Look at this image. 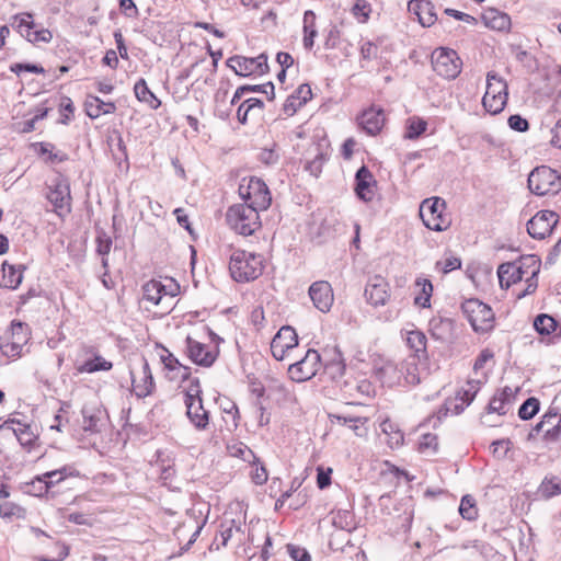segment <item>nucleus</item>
Instances as JSON below:
<instances>
[{"mask_svg": "<svg viewBox=\"0 0 561 561\" xmlns=\"http://www.w3.org/2000/svg\"><path fill=\"white\" fill-rule=\"evenodd\" d=\"M226 65L230 70H238V68L244 70H263V67H265V70H268L267 56L265 54H261L255 58L236 55L228 58Z\"/></svg>", "mask_w": 561, "mask_h": 561, "instance_id": "4be33fe9", "label": "nucleus"}, {"mask_svg": "<svg viewBox=\"0 0 561 561\" xmlns=\"http://www.w3.org/2000/svg\"><path fill=\"white\" fill-rule=\"evenodd\" d=\"M144 298L153 305H160L163 300L171 302L174 294L167 293L165 286L159 280H150L142 287Z\"/></svg>", "mask_w": 561, "mask_h": 561, "instance_id": "cd10ccee", "label": "nucleus"}, {"mask_svg": "<svg viewBox=\"0 0 561 561\" xmlns=\"http://www.w3.org/2000/svg\"><path fill=\"white\" fill-rule=\"evenodd\" d=\"M259 213L247 204H238L229 207L226 220L230 228L239 234L251 236L261 227Z\"/></svg>", "mask_w": 561, "mask_h": 561, "instance_id": "f03ea898", "label": "nucleus"}, {"mask_svg": "<svg viewBox=\"0 0 561 561\" xmlns=\"http://www.w3.org/2000/svg\"><path fill=\"white\" fill-rule=\"evenodd\" d=\"M301 106H304L301 100H298L296 95H289L283 104L282 112L274 122L293 116Z\"/></svg>", "mask_w": 561, "mask_h": 561, "instance_id": "09e8293b", "label": "nucleus"}, {"mask_svg": "<svg viewBox=\"0 0 561 561\" xmlns=\"http://www.w3.org/2000/svg\"><path fill=\"white\" fill-rule=\"evenodd\" d=\"M264 270L262 256L244 250H234L230 255L229 271L239 283L256 279Z\"/></svg>", "mask_w": 561, "mask_h": 561, "instance_id": "f257e3e1", "label": "nucleus"}, {"mask_svg": "<svg viewBox=\"0 0 561 561\" xmlns=\"http://www.w3.org/2000/svg\"><path fill=\"white\" fill-rule=\"evenodd\" d=\"M78 476H79V471L76 468H73L72 466H65L60 469L45 472V477H48L49 479L58 477L57 482L64 481L67 477H78Z\"/></svg>", "mask_w": 561, "mask_h": 561, "instance_id": "13d9d810", "label": "nucleus"}, {"mask_svg": "<svg viewBox=\"0 0 561 561\" xmlns=\"http://www.w3.org/2000/svg\"><path fill=\"white\" fill-rule=\"evenodd\" d=\"M329 419L332 423L334 421H336L341 425L348 426L358 436H360L363 434L362 427L368 421V419L364 417V416H354V415L337 414V413H330Z\"/></svg>", "mask_w": 561, "mask_h": 561, "instance_id": "473e14b6", "label": "nucleus"}, {"mask_svg": "<svg viewBox=\"0 0 561 561\" xmlns=\"http://www.w3.org/2000/svg\"><path fill=\"white\" fill-rule=\"evenodd\" d=\"M83 352L85 355H91L92 358L84 360L81 365L77 367V370L79 373L93 374L96 371H107L112 369V362L106 360L104 357L98 354L93 347L85 346L83 347Z\"/></svg>", "mask_w": 561, "mask_h": 561, "instance_id": "412c9836", "label": "nucleus"}, {"mask_svg": "<svg viewBox=\"0 0 561 561\" xmlns=\"http://www.w3.org/2000/svg\"><path fill=\"white\" fill-rule=\"evenodd\" d=\"M298 345V335L294 328L282 327L271 342V352L276 360H283L288 352Z\"/></svg>", "mask_w": 561, "mask_h": 561, "instance_id": "9d476101", "label": "nucleus"}, {"mask_svg": "<svg viewBox=\"0 0 561 561\" xmlns=\"http://www.w3.org/2000/svg\"><path fill=\"white\" fill-rule=\"evenodd\" d=\"M507 102V98L503 95L495 96L494 94L484 93L482 98V104L486 112L492 115L501 113Z\"/></svg>", "mask_w": 561, "mask_h": 561, "instance_id": "ea45409f", "label": "nucleus"}, {"mask_svg": "<svg viewBox=\"0 0 561 561\" xmlns=\"http://www.w3.org/2000/svg\"><path fill=\"white\" fill-rule=\"evenodd\" d=\"M53 486H54L53 479L45 477V473H43L42 476H37L30 483V492H32L36 496H42L43 494L47 493L49 491V489Z\"/></svg>", "mask_w": 561, "mask_h": 561, "instance_id": "49530a36", "label": "nucleus"}, {"mask_svg": "<svg viewBox=\"0 0 561 561\" xmlns=\"http://www.w3.org/2000/svg\"><path fill=\"white\" fill-rule=\"evenodd\" d=\"M375 375L382 385L388 387L403 383L401 363L398 364L393 360H385L380 365L375 366Z\"/></svg>", "mask_w": 561, "mask_h": 561, "instance_id": "dca6fc26", "label": "nucleus"}, {"mask_svg": "<svg viewBox=\"0 0 561 561\" xmlns=\"http://www.w3.org/2000/svg\"><path fill=\"white\" fill-rule=\"evenodd\" d=\"M195 400H198V401L203 400L202 399V387H201L198 378L190 379V385L185 391L184 403L190 402V401L192 402Z\"/></svg>", "mask_w": 561, "mask_h": 561, "instance_id": "4d7b16f0", "label": "nucleus"}, {"mask_svg": "<svg viewBox=\"0 0 561 561\" xmlns=\"http://www.w3.org/2000/svg\"><path fill=\"white\" fill-rule=\"evenodd\" d=\"M376 181L373 173L366 165H362L355 174V193L364 202H370L374 198V187Z\"/></svg>", "mask_w": 561, "mask_h": 561, "instance_id": "f3484780", "label": "nucleus"}, {"mask_svg": "<svg viewBox=\"0 0 561 561\" xmlns=\"http://www.w3.org/2000/svg\"><path fill=\"white\" fill-rule=\"evenodd\" d=\"M365 297L374 307L383 306L390 297L388 282L380 275L370 277L365 288Z\"/></svg>", "mask_w": 561, "mask_h": 561, "instance_id": "f8f14e48", "label": "nucleus"}, {"mask_svg": "<svg viewBox=\"0 0 561 561\" xmlns=\"http://www.w3.org/2000/svg\"><path fill=\"white\" fill-rule=\"evenodd\" d=\"M82 428L84 432L100 433L105 426L106 413L99 407L85 404L82 408Z\"/></svg>", "mask_w": 561, "mask_h": 561, "instance_id": "6ab92c4d", "label": "nucleus"}, {"mask_svg": "<svg viewBox=\"0 0 561 561\" xmlns=\"http://www.w3.org/2000/svg\"><path fill=\"white\" fill-rule=\"evenodd\" d=\"M534 328L540 335H549L557 329V321L553 317L541 313L534 320Z\"/></svg>", "mask_w": 561, "mask_h": 561, "instance_id": "a19ab883", "label": "nucleus"}, {"mask_svg": "<svg viewBox=\"0 0 561 561\" xmlns=\"http://www.w3.org/2000/svg\"><path fill=\"white\" fill-rule=\"evenodd\" d=\"M24 327L21 322L12 324V341L3 342L0 345L1 353L7 357H19L22 354L24 346V337L19 336L18 331H23Z\"/></svg>", "mask_w": 561, "mask_h": 561, "instance_id": "c85d7f7f", "label": "nucleus"}, {"mask_svg": "<svg viewBox=\"0 0 561 561\" xmlns=\"http://www.w3.org/2000/svg\"><path fill=\"white\" fill-rule=\"evenodd\" d=\"M482 21L485 26L495 31H505L511 26V19L506 13L496 9H489L482 14Z\"/></svg>", "mask_w": 561, "mask_h": 561, "instance_id": "2f4dec72", "label": "nucleus"}, {"mask_svg": "<svg viewBox=\"0 0 561 561\" xmlns=\"http://www.w3.org/2000/svg\"><path fill=\"white\" fill-rule=\"evenodd\" d=\"M431 62L434 70L438 69H460L462 67V60L458 56L457 51L447 48L438 47L431 55Z\"/></svg>", "mask_w": 561, "mask_h": 561, "instance_id": "a211bd4d", "label": "nucleus"}, {"mask_svg": "<svg viewBox=\"0 0 561 561\" xmlns=\"http://www.w3.org/2000/svg\"><path fill=\"white\" fill-rule=\"evenodd\" d=\"M23 265H11L7 262L2 264V275L0 277V286L15 289L22 283L23 279Z\"/></svg>", "mask_w": 561, "mask_h": 561, "instance_id": "c756f323", "label": "nucleus"}, {"mask_svg": "<svg viewBox=\"0 0 561 561\" xmlns=\"http://www.w3.org/2000/svg\"><path fill=\"white\" fill-rule=\"evenodd\" d=\"M333 525L350 531L354 528V516L350 511H339L333 517Z\"/></svg>", "mask_w": 561, "mask_h": 561, "instance_id": "5fc2aeb1", "label": "nucleus"}, {"mask_svg": "<svg viewBox=\"0 0 561 561\" xmlns=\"http://www.w3.org/2000/svg\"><path fill=\"white\" fill-rule=\"evenodd\" d=\"M234 528V520H231V525L229 527L222 528L219 533V536H216L214 542L210 546V549H213L214 546H216V550H218L220 547H225L229 539L232 537Z\"/></svg>", "mask_w": 561, "mask_h": 561, "instance_id": "e2e57ef3", "label": "nucleus"}, {"mask_svg": "<svg viewBox=\"0 0 561 561\" xmlns=\"http://www.w3.org/2000/svg\"><path fill=\"white\" fill-rule=\"evenodd\" d=\"M526 263L533 264V271H530V276L526 278L527 287L524 291L517 295V298H524L527 295L535 293L538 287V274L540 272V261L536 259L535 255H527Z\"/></svg>", "mask_w": 561, "mask_h": 561, "instance_id": "72a5a7b5", "label": "nucleus"}, {"mask_svg": "<svg viewBox=\"0 0 561 561\" xmlns=\"http://www.w3.org/2000/svg\"><path fill=\"white\" fill-rule=\"evenodd\" d=\"M511 446L512 442L508 438L494 440L491 444L492 454L495 457L503 459L506 457L508 450L511 449Z\"/></svg>", "mask_w": 561, "mask_h": 561, "instance_id": "680f3d73", "label": "nucleus"}, {"mask_svg": "<svg viewBox=\"0 0 561 561\" xmlns=\"http://www.w3.org/2000/svg\"><path fill=\"white\" fill-rule=\"evenodd\" d=\"M328 148L322 144H312L306 152L305 170L312 176L318 178L322 172L323 164L328 160Z\"/></svg>", "mask_w": 561, "mask_h": 561, "instance_id": "2eb2a0df", "label": "nucleus"}, {"mask_svg": "<svg viewBox=\"0 0 561 561\" xmlns=\"http://www.w3.org/2000/svg\"><path fill=\"white\" fill-rule=\"evenodd\" d=\"M540 492L547 499L561 494V481L557 479L543 480L540 485Z\"/></svg>", "mask_w": 561, "mask_h": 561, "instance_id": "6e6d98bb", "label": "nucleus"}, {"mask_svg": "<svg viewBox=\"0 0 561 561\" xmlns=\"http://www.w3.org/2000/svg\"><path fill=\"white\" fill-rule=\"evenodd\" d=\"M486 380V375L482 374V378L479 379H470L467 381L466 386H463L460 390L457 391V396L454 402L446 403V412H451L453 414H460L466 407H468L473 399L476 398L478 391L481 388V385Z\"/></svg>", "mask_w": 561, "mask_h": 561, "instance_id": "6e6552de", "label": "nucleus"}, {"mask_svg": "<svg viewBox=\"0 0 561 561\" xmlns=\"http://www.w3.org/2000/svg\"><path fill=\"white\" fill-rule=\"evenodd\" d=\"M59 112H60V118L58 119V123L68 125L72 118L75 106L70 98L68 96H60L59 98Z\"/></svg>", "mask_w": 561, "mask_h": 561, "instance_id": "3c124183", "label": "nucleus"}, {"mask_svg": "<svg viewBox=\"0 0 561 561\" xmlns=\"http://www.w3.org/2000/svg\"><path fill=\"white\" fill-rule=\"evenodd\" d=\"M415 285L420 287L421 293L415 296L414 304L422 308L430 307V299L433 293V285L431 280L425 278H417Z\"/></svg>", "mask_w": 561, "mask_h": 561, "instance_id": "58836bf2", "label": "nucleus"}, {"mask_svg": "<svg viewBox=\"0 0 561 561\" xmlns=\"http://www.w3.org/2000/svg\"><path fill=\"white\" fill-rule=\"evenodd\" d=\"M540 408V402L537 398L530 397L526 399L523 404L518 409V416L526 421L534 417L538 412Z\"/></svg>", "mask_w": 561, "mask_h": 561, "instance_id": "a18cd8bd", "label": "nucleus"}, {"mask_svg": "<svg viewBox=\"0 0 561 561\" xmlns=\"http://www.w3.org/2000/svg\"><path fill=\"white\" fill-rule=\"evenodd\" d=\"M506 405L508 404L505 401V399L501 398V396L495 393L489 402L488 412L504 415L507 412Z\"/></svg>", "mask_w": 561, "mask_h": 561, "instance_id": "0e129e2a", "label": "nucleus"}, {"mask_svg": "<svg viewBox=\"0 0 561 561\" xmlns=\"http://www.w3.org/2000/svg\"><path fill=\"white\" fill-rule=\"evenodd\" d=\"M427 127V123L422 118H410L408 121L405 137L409 139H416L420 137Z\"/></svg>", "mask_w": 561, "mask_h": 561, "instance_id": "864d4df0", "label": "nucleus"}, {"mask_svg": "<svg viewBox=\"0 0 561 561\" xmlns=\"http://www.w3.org/2000/svg\"><path fill=\"white\" fill-rule=\"evenodd\" d=\"M324 370L332 379H337L344 375L345 364L337 348L333 350L331 359L324 364Z\"/></svg>", "mask_w": 561, "mask_h": 561, "instance_id": "e433bc0d", "label": "nucleus"}, {"mask_svg": "<svg viewBox=\"0 0 561 561\" xmlns=\"http://www.w3.org/2000/svg\"><path fill=\"white\" fill-rule=\"evenodd\" d=\"M85 114L92 118H99L102 115L113 114L116 105L113 102H104L99 96L88 94L84 101Z\"/></svg>", "mask_w": 561, "mask_h": 561, "instance_id": "5701e85b", "label": "nucleus"}, {"mask_svg": "<svg viewBox=\"0 0 561 561\" xmlns=\"http://www.w3.org/2000/svg\"><path fill=\"white\" fill-rule=\"evenodd\" d=\"M407 343L411 350L414 351L413 354L421 355V357H425L426 353V336L421 331H411L408 334Z\"/></svg>", "mask_w": 561, "mask_h": 561, "instance_id": "79ce46f5", "label": "nucleus"}, {"mask_svg": "<svg viewBox=\"0 0 561 561\" xmlns=\"http://www.w3.org/2000/svg\"><path fill=\"white\" fill-rule=\"evenodd\" d=\"M436 267L439 268L444 274H447L454 270L461 267V260L457 256H448L436 263Z\"/></svg>", "mask_w": 561, "mask_h": 561, "instance_id": "052dcab7", "label": "nucleus"}, {"mask_svg": "<svg viewBox=\"0 0 561 561\" xmlns=\"http://www.w3.org/2000/svg\"><path fill=\"white\" fill-rule=\"evenodd\" d=\"M112 248V238L103 230L98 232L96 236V251L102 256H105L110 253ZM103 266L107 265V260L105 257L102 259Z\"/></svg>", "mask_w": 561, "mask_h": 561, "instance_id": "603ef678", "label": "nucleus"}, {"mask_svg": "<svg viewBox=\"0 0 561 561\" xmlns=\"http://www.w3.org/2000/svg\"><path fill=\"white\" fill-rule=\"evenodd\" d=\"M186 415L195 428L206 430L209 423V412L204 408L203 400L190 401L185 403Z\"/></svg>", "mask_w": 561, "mask_h": 561, "instance_id": "b1692460", "label": "nucleus"}, {"mask_svg": "<svg viewBox=\"0 0 561 561\" xmlns=\"http://www.w3.org/2000/svg\"><path fill=\"white\" fill-rule=\"evenodd\" d=\"M426 227L434 231H444L449 227V220L442 211L436 216V218H432L431 220H428Z\"/></svg>", "mask_w": 561, "mask_h": 561, "instance_id": "774afa93", "label": "nucleus"}, {"mask_svg": "<svg viewBox=\"0 0 561 561\" xmlns=\"http://www.w3.org/2000/svg\"><path fill=\"white\" fill-rule=\"evenodd\" d=\"M461 310L476 332H486L492 329L494 313L492 309L479 299H468L461 305Z\"/></svg>", "mask_w": 561, "mask_h": 561, "instance_id": "39448f33", "label": "nucleus"}, {"mask_svg": "<svg viewBox=\"0 0 561 561\" xmlns=\"http://www.w3.org/2000/svg\"><path fill=\"white\" fill-rule=\"evenodd\" d=\"M421 355L411 354L401 362V371L403 373V382L407 385H416L421 381L420 367Z\"/></svg>", "mask_w": 561, "mask_h": 561, "instance_id": "a878e982", "label": "nucleus"}, {"mask_svg": "<svg viewBox=\"0 0 561 561\" xmlns=\"http://www.w3.org/2000/svg\"><path fill=\"white\" fill-rule=\"evenodd\" d=\"M446 208V203L440 197H432L424 199L420 205V216L425 226L428 220L436 218Z\"/></svg>", "mask_w": 561, "mask_h": 561, "instance_id": "7c9ffc66", "label": "nucleus"}, {"mask_svg": "<svg viewBox=\"0 0 561 561\" xmlns=\"http://www.w3.org/2000/svg\"><path fill=\"white\" fill-rule=\"evenodd\" d=\"M431 333L436 340L444 341L451 330L449 319H432L430 321Z\"/></svg>", "mask_w": 561, "mask_h": 561, "instance_id": "37998d69", "label": "nucleus"}, {"mask_svg": "<svg viewBox=\"0 0 561 561\" xmlns=\"http://www.w3.org/2000/svg\"><path fill=\"white\" fill-rule=\"evenodd\" d=\"M383 121V111L380 108L376 110L374 107L364 111L358 118L359 125L369 135H376L379 133L382 128Z\"/></svg>", "mask_w": 561, "mask_h": 561, "instance_id": "393cba45", "label": "nucleus"}, {"mask_svg": "<svg viewBox=\"0 0 561 561\" xmlns=\"http://www.w3.org/2000/svg\"><path fill=\"white\" fill-rule=\"evenodd\" d=\"M527 182L529 191L538 196L556 195L561 191V175L547 165L535 168Z\"/></svg>", "mask_w": 561, "mask_h": 561, "instance_id": "7ed1b4c3", "label": "nucleus"}, {"mask_svg": "<svg viewBox=\"0 0 561 561\" xmlns=\"http://www.w3.org/2000/svg\"><path fill=\"white\" fill-rule=\"evenodd\" d=\"M245 181L247 179H243L239 185L240 197L256 210H266L272 204V195L266 183L256 176H251L247 183Z\"/></svg>", "mask_w": 561, "mask_h": 561, "instance_id": "20e7f679", "label": "nucleus"}, {"mask_svg": "<svg viewBox=\"0 0 561 561\" xmlns=\"http://www.w3.org/2000/svg\"><path fill=\"white\" fill-rule=\"evenodd\" d=\"M49 203L54 206L55 213L62 217L71 211L70 208V186L67 181L58 180L46 195Z\"/></svg>", "mask_w": 561, "mask_h": 561, "instance_id": "9b49d317", "label": "nucleus"}, {"mask_svg": "<svg viewBox=\"0 0 561 561\" xmlns=\"http://www.w3.org/2000/svg\"><path fill=\"white\" fill-rule=\"evenodd\" d=\"M558 214L552 210L538 211L531 219L528 220L527 231L534 239H545L546 237L550 236L553 228L558 224Z\"/></svg>", "mask_w": 561, "mask_h": 561, "instance_id": "1a4fd4ad", "label": "nucleus"}, {"mask_svg": "<svg viewBox=\"0 0 561 561\" xmlns=\"http://www.w3.org/2000/svg\"><path fill=\"white\" fill-rule=\"evenodd\" d=\"M142 378L140 381H136L135 378H133V387L134 392L138 398H146L149 394L152 393L154 389V380L153 376L150 369V366L148 362L142 358V367H141ZM131 377H134L133 371H130Z\"/></svg>", "mask_w": 561, "mask_h": 561, "instance_id": "bb28decb", "label": "nucleus"}, {"mask_svg": "<svg viewBox=\"0 0 561 561\" xmlns=\"http://www.w3.org/2000/svg\"><path fill=\"white\" fill-rule=\"evenodd\" d=\"M314 21L316 14L310 10L306 11L304 14V45L308 49L313 46V39L317 35Z\"/></svg>", "mask_w": 561, "mask_h": 561, "instance_id": "4c0bfd02", "label": "nucleus"}, {"mask_svg": "<svg viewBox=\"0 0 561 561\" xmlns=\"http://www.w3.org/2000/svg\"><path fill=\"white\" fill-rule=\"evenodd\" d=\"M136 98L146 104H148L151 108H158L160 106V101L158 98L148 89L147 83L144 79L138 80L134 87Z\"/></svg>", "mask_w": 561, "mask_h": 561, "instance_id": "c9c22d12", "label": "nucleus"}, {"mask_svg": "<svg viewBox=\"0 0 561 561\" xmlns=\"http://www.w3.org/2000/svg\"><path fill=\"white\" fill-rule=\"evenodd\" d=\"M309 296L314 307L321 312L330 311L334 297L331 285L325 280H318L309 287Z\"/></svg>", "mask_w": 561, "mask_h": 561, "instance_id": "ddd939ff", "label": "nucleus"}, {"mask_svg": "<svg viewBox=\"0 0 561 561\" xmlns=\"http://www.w3.org/2000/svg\"><path fill=\"white\" fill-rule=\"evenodd\" d=\"M486 93L497 95H503L505 98L508 96L507 92V82L497 72H488L486 77Z\"/></svg>", "mask_w": 561, "mask_h": 561, "instance_id": "f704fd0d", "label": "nucleus"}, {"mask_svg": "<svg viewBox=\"0 0 561 561\" xmlns=\"http://www.w3.org/2000/svg\"><path fill=\"white\" fill-rule=\"evenodd\" d=\"M459 513L467 520H474L478 516L476 502L470 495H465L459 505Z\"/></svg>", "mask_w": 561, "mask_h": 561, "instance_id": "8fccbe9b", "label": "nucleus"}, {"mask_svg": "<svg viewBox=\"0 0 561 561\" xmlns=\"http://www.w3.org/2000/svg\"><path fill=\"white\" fill-rule=\"evenodd\" d=\"M32 18L31 13H22L15 16V20L19 21L18 28L21 35L25 36L31 43L49 42L51 33L48 30H34L35 25Z\"/></svg>", "mask_w": 561, "mask_h": 561, "instance_id": "4468645a", "label": "nucleus"}, {"mask_svg": "<svg viewBox=\"0 0 561 561\" xmlns=\"http://www.w3.org/2000/svg\"><path fill=\"white\" fill-rule=\"evenodd\" d=\"M556 423L545 430L543 439L548 443H556L561 438V415L557 413Z\"/></svg>", "mask_w": 561, "mask_h": 561, "instance_id": "bf43d9fd", "label": "nucleus"}, {"mask_svg": "<svg viewBox=\"0 0 561 561\" xmlns=\"http://www.w3.org/2000/svg\"><path fill=\"white\" fill-rule=\"evenodd\" d=\"M417 20L423 26H431L437 20L434 5L430 0L422 2Z\"/></svg>", "mask_w": 561, "mask_h": 561, "instance_id": "de8ad7c7", "label": "nucleus"}, {"mask_svg": "<svg viewBox=\"0 0 561 561\" xmlns=\"http://www.w3.org/2000/svg\"><path fill=\"white\" fill-rule=\"evenodd\" d=\"M508 126L516 131H526L529 129V123L526 118L522 117L518 114L511 115L508 117Z\"/></svg>", "mask_w": 561, "mask_h": 561, "instance_id": "338daca9", "label": "nucleus"}, {"mask_svg": "<svg viewBox=\"0 0 561 561\" xmlns=\"http://www.w3.org/2000/svg\"><path fill=\"white\" fill-rule=\"evenodd\" d=\"M7 423H9V421ZM10 423H16V424L22 426V427L13 430V433L16 436L19 443L23 447H31V446H33L36 437L31 432L30 425H22L21 422L18 421V420H10Z\"/></svg>", "mask_w": 561, "mask_h": 561, "instance_id": "c03bdc74", "label": "nucleus"}, {"mask_svg": "<svg viewBox=\"0 0 561 561\" xmlns=\"http://www.w3.org/2000/svg\"><path fill=\"white\" fill-rule=\"evenodd\" d=\"M188 357L195 364L204 367H209L216 360L217 354L207 350L203 343H199L187 336L185 340Z\"/></svg>", "mask_w": 561, "mask_h": 561, "instance_id": "aec40b11", "label": "nucleus"}, {"mask_svg": "<svg viewBox=\"0 0 561 561\" xmlns=\"http://www.w3.org/2000/svg\"><path fill=\"white\" fill-rule=\"evenodd\" d=\"M321 367V356L316 350H308L305 356L288 367L290 378L296 382L311 379Z\"/></svg>", "mask_w": 561, "mask_h": 561, "instance_id": "423d86ee", "label": "nucleus"}, {"mask_svg": "<svg viewBox=\"0 0 561 561\" xmlns=\"http://www.w3.org/2000/svg\"><path fill=\"white\" fill-rule=\"evenodd\" d=\"M287 551L294 561H311V557L305 548L289 543Z\"/></svg>", "mask_w": 561, "mask_h": 561, "instance_id": "69168bd1", "label": "nucleus"}, {"mask_svg": "<svg viewBox=\"0 0 561 561\" xmlns=\"http://www.w3.org/2000/svg\"><path fill=\"white\" fill-rule=\"evenodd\" d=\"M533 264L526 263V256L516 262H506L499 266L497 276L501 288L507 289L511 285L522 280L525 274H530Z\"/></svg>", "mask_w": 561, "mask_h": 561, "instance_id": "0eeeda50", "label": "nucleus"}]
</instances>
